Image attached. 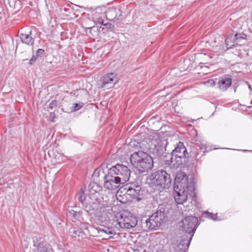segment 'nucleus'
<instances>
[{"mask_svg":"<svg viewBox=\"0 0 252 252\" xmlns=\"http://www.w3.org/2000/svg\"><path fill=\"white\" fill-rule=\"evenodd\" d=\"M174 189L175 201L177 204H182L187 201L188 195H194V183L191 179L189 180L184 173H179L175 178Z\"/></svg>","mask_w":252,"mask_h":252,"instance_id":"1","label":"nucleus"},{"mask_svg":"<svg viewBox=\"0 0 252 252\" xmlns=\"http://www.w3.org/2000/svg\"><path fill=\"white\" fill-rule=\"evenodd\" d=\"M130 160L133 167L141 173L148 172L153 167L152 157L142 151L135 152L131 154Z\"/></svg>","mask_w":252,"mask_h":252,"instance_id":"2","label":"nucleus"},{"mask_svg":"<svg viewBox=\"0 0 252 252\" xmlns=\"http://www.w3.org/2000/svg\"><path fill=\"white\" fill-rule=\"evenodd\" d=\"M167 142L162 141L157 137L154 136L144 140L142 143L141 147L143 150L149 151L151 153L160 156L165 150V145Z\"/></svg>","mask_w":252,"mask_h":252,"instance_id":"3","label":"nucleus"},{"mask_svg":"<svg viewBox=\"0 0 252 252\" xmlns=\"http://www.w3.org/2000/svg\"><path fill=\"white\" fill-rule=\"evenodd\" d=\"M188 153L184 143L179 142L175 149L169 155L170 160H165L166 164L177 168L183 163V159L187 157Z\"/></svg>","mask_w":252,"mask_h":252,"instance_id":"4","label":"nucleus"},{"mask_svg":"<svg viewBox=\"0 0 252 252\" xmlns=\"http://www.w3.org/2000/svg\"><path fill=\"white\" fill-rule=\"evenodd\" d=\"M108 173L114 175L124 184L128 181L130 175L129 168L122 164H117L108 170Z\"/></svg>","mask_w":252,"mask_h":252,"instance_id":"5","label":"nucleus"},{"mask_svg":"<svg viewBox=\"0 0 252 252\" xmlns=\"http://www.w3.org/2000/svg\"><path fill=\"white\" fill-rule=\"evenodd\" d=\"M198 222V219L195 217H187L179 223L180 228L187 235H192L193 236L197 227Z\"/></svg>","mask_w":252,"mask_h":252,"instance_id":"6","label":"nucleus"},{"mask_svg":"<svg viewBox=\"0 0 252 252\" xmlns=\"http://www.w3.org/2000/svg\"><path fill=\"white\" fill-rule=\"evenodd\" d=\"M153 182L162 189H168L171 185L172 178L166 171L159 170L156 172Z\"/></svg>","mask_w":252,"mask_h":252,"instance_id":"7","label":"nucleus"},{"mask_svg":"<svg viewBox=\"0 0 252 252\" xmlns=\"http://www.w3.org/2000/svg\"><path fill=\"white\" fill-rule=\"evenodd\" d=\"M165 218L164 211L158 210L146 220V226L149 230H157L163 222Z\"/></svg>","mask_w":252,"mask_h":252,"instance_id":"8","label":"nucleus"},{"mask_svg":"<svg viewBox=\"0 0 252 252\" xmlns=\"http://www.w3.org/2000/svg\"><path fill=\"white\" fill-rule=\"evenodd\" d=\"M192 235L184 234L177 238L176 243L174 244V252H186L189 247L192 239Z\"/></svg>","mask_w":252,"mask_h":252,"instance_id":"9","label":"nucleus"},{"mask_svg":"<svg viewBox=\"0 0 252 252\" xmlns=\"http://www.w3.org/2000/svg\"><path fill=\"white\" fill-rule=\"evenodd\" d=\"M137 221V217L128 213V215H121V218L118 222V224L121 228L130 229L136 226Z\"/></svg>","mask_w":252,"mask_h":252,"instance_id":"10","label":"nucleus"},{"mask_svg":"<svg viewBox=\"0 0 252 252\" xmlns=\"http://www.w3.org/2000/svg\"><path fill=\"white\" fill-rule=\"evenodd\" d=\"M104 187L108 190H115L120 187L121 185L124 184L120 179H118L114 175L108 173L107 175L104 176Z\"/></svg>","mask_w":252,"mask_h":252,"instance_id":"11","label":"nucleus"},{"mask_svg":"<svg viewBox=\"0 0 252 252\" xmlns=\"http://www.w3.org/2000/svg\"><path fill=\"white\" fill-rule=\"evenodd\" d=\"M126 193L135 198L137 201L142 199L143 191L141 190V187L139 185L132 184L129 186H126L124 188Z\"/></svg>","mask_w":252,"mask_h":252,"instance_id":"12","label":"nucleus"},{"mask_svg":"<svg viewBox=\"0 0 252 252\" xmlns=\"http://www.w3.org/2000/svg\"><path fill=\"white\" fill-rule=\"evenodd\" d=\"M117 82L118 79L114 73H108L102 77L100 84H99V88H110L116 84Z\"/></svg>","mask_w":252,"mask_h":252,"instance_id":"13","label":"nucleus"},{"mask_svg":"<svg viewBox=\"0 0 252 252\" xmlns=\"http://www.w3.org/2000/svg\"><path fill=\"white\" fill-rule=\"evenodd\" d=\"M89 197L93 200H97L99 196V192L102 189V187L95 182H91L89 187Z\"/></svg>","mask_w":252,"mask_h":252,"instance_id":"14","label":"nucleus"},{"mask_svg":"<svg viewBox=\"0 0 252 252\" xmlns=\"http://www.w3.org/2000/svg\"><path fill=\"white\" fill-rule=\"evenodd\" d=\"M247 35L244 33H236L234 36H231L230 37H227L225 39V45L227 49L233 48L236 46V42L240 39H245Z\"/></svg>","mask_w":252,"mask_h":252,"instance_id":"15","label":"nucleus"},{"mask_svg":"<svg viewBox=\"0 0 252 252\" xmlns=\"http://www.w3.org/2000/svg\"><path fill=\"white\" fill-rule=\"evenodd\" d=\"M231 78L227 75H224L220 78L218 85L220 91H225L231 86Z\"/></svg>","mask_w":252,"mask_h":252,"instance_id":"16","label":"nucleus"},{"mask_svg":"<svg viewBox=\"0 0 252 252\" xmlns=\"http://www.w3.org/2000/svg\"><path fill=\"white\" fill-rule=\"evenodd\" d=\"M32 30L28 29L25 33H21L20 37L22 43H25L29 46L33 44L34 39L31 36Z\"/></svg>","mask_w":252,"mask_h":252,"instance_id":"17","label":"nucleus"},{"mask_svg":"<svg viewBox=\"0 0 252 252\" xmlns=\"http://www.w3.org/2000/svg\"><path fill=\"white\" fill-rule=\"evenodd\" d=\"M119 11V9L111 8L106 12V16L109 20H118L120 19L121 15H117V12Z\"/></svg>","mask_w":252,"mask_h":252,"instance_id":"18","label":"nucleus"},{"mask_svg":"<svg viewBox=\"0 0 252 252\" xmlns=\"http://www.w3.org/2000/svg\"><path fill=\"white\" fill-rule=\"evenodd\" d=\"M106 168L105 164H102L98 168H96L94 172V176L96 177H99L102 176L104 178V176L106 175L104 172V168Z\"/></svg>","mask_w":252,"mask_h":252,"instance_id":"19","label":"nucleus"},{"mask_svg":"<svg viewBox=\"0 0 252 252\" xmlns=\"http://www.w3.org/2000/svg\"><path fill=\"white\" fill-rule=\"evenodd\" d=\"M196 145L200 148V149L203 151V153L209 152L212 149V147L207 145L206 142H205L204 141H199L197 142Z\"/></svg>","mask_w":252,"mask_h":252,"instance_id":"20","label":"nucleus"},{"mask_svg":"<svg viewBox=\"0 0 252 252\" xmlns=\"http://www.w3.org/2000/svg\"><path fill=\"white\" fill-rule=\"evenodd\" d=\"M37 252H53V249L51 246L48 244L43 245L39 244L37 249Z\"/></svg>","mask_w":252,"mask_h":252,"instance_id":"21","label":"nucleus"},{"mask_svg":"<svg viewBox=\"0 0 252 252\" xmlns=\"http://www.w3.org/2000/svg\"><path fill=\"white\" fill-rule=\"evenodd\" d=\"M98 232L99 233H104L107 235H113L114 233V230L112 228L102 225L99 227Z\"/></svg>","mask_w":252,"mask_h":252,"instance_id":"22","label":"nucleus"},{"mask_svg":"<svg viewBox=\"0 0 252 252\" xmlns=\"http://www.w3.org/2000/svg\"><path fill=\"white\" fill-rule=\"evenodd\" d=\"M122 191L120 189V190H118L116 193V197H117V200L121 203H126V198H124V197H123V196L122 195Z\"/></svg>","mask_w":252,"mask_h":252,"instance_id":"23","label":"nucleus"},{"mask_svg":"<svg viewBox=\"0 0 252 252\" xmlns=\"http://www.w3.org/2000/svg\"><path fill=\"white\" fill-rule=\"evenodd\" d=\"M204 214L206 215L205 217L213 220H220L218 218L217 214H213L212 213H210L208 211L205 212Z\"/></svg>","mask_w":252,"mask_h":252,"instance_id":"24","label":"nucleus"},{"mask_svg":"<svg viewBox=\"0 0 252 252\" xmlns=\"http://www.w3.org/2000/svg\"><path fill=\"white\" fill-rule=\"evenodd\" d=\"M78 198L80 202H81L82 203H86V199L85 196L84 191L82 189H81L78 193Z\"/></svg>","mask_w":252,"mask_h":252,"instance_id":"25","label":"nucleus"},{"mask_svg":"<svg viewBox=\"0 0 252 252\" xmlns=\"http://www.w3.org/2000/svg\"><path fill=\"white\" fill-rule=\"evenodd\" d=\"M69 214L74 219H79L80 217V213L73 209L69 210Z\"/></svg>","mask_w":252,"mask_h":252,"instance_id":"26","label":"nucleus"},{"mask_svg":"<svg viewBox=\"0 0 252 252\" xmlns=\"http://www.w3.org/2000/svg\"><path fill=\"white\" fill-rule=\"evenodd\" d=\"M215 81L213 79H209L207 81H204L203 84L208 87H212L215 85Z\"/></svg>","mask_w":252,"mask_h":252,"instance_id":"27","label":"nucleus"},{"mask_svg":"<svg viewBox=\"0 0 252 252\" xmlns=\"http://www.w3.org/2000/svg\"><path fill=\"white\" fill-rule=\"evenodd\" d=\"M84 105V103L83 102H79V103H75L74 104L73 110L74 111H76L80 109H81Z\"/></svg>","mask_w":252,"mask_h":252,"instance_id":"28","label":"nucleus"},{"mask_svg":"<svg viewBox=\"0 0 252 252\" xmlns=\"http://www.w3.org/2000/svg\"><path fill=\"white\" fill-rule=\"evenodd\" d=\"M69 232L70 233H72V235L75 237H76V235L79 236V233H80L78 230L76 229L75 228H70L69 230Z\"/></svg>","mask_w":252,"mask_h":252,"instance_id":"29","label":"nucleus"},{"mask_svg":"<svg viewBox=\"0 0 252 252\" xmlns=\"http://www.w3.org/2000/svg\"><path fill=\"white\" fill-rule=\"evenodd\" d=\"M44 50L43 49H38L36 52V57H41V56L44 54Z\"/></svg>","mask_w":252,"mask_h":252,"instance_id":"30","label":"nucleus"},{"mask_svg":"<svg viewBox=\"0 0 252 252\" xmlns=\"http://www.w3.org/2000/svg\"><path fill=\"white\" fill-rule=\"evenodd\" d=\"M98 220L102 223L104 221H107L108 220L107 217L106 216V215H102L101 216L98 217Z\"/></svg>","mask_w":252,"mask_h":252,"instance_id":"31","label":"nucleus"},{"mask_svg":"<svg viewBox=\"0 0 252 252\" xmlns=\"http://www.w3.org/2000/svg\"><path fill=\"white\" fill-rule=\"evenodd\" d=\"M58 104V102L56 100H53L52 101L49 105V107L51 109H53L55 106H56Z\"/></svg>","mask_w":252,"mask_h":252,"instance_id":"32","label":"nucleus"},{"mask_svg":"<svg viewBox=\"0 0 252 252\" xmlns=\"http://www.w3.org/2000/svg\"><path fill=\"white\" fill-rule=\"evenodd\" d=\"M36 60V57H35V55H33L30 60V63L31 64H33L35 62Z\"/></svg>","mask_w":252,"mask_h":252,"instance_id":"33","label":"nucleus"},{"mask_svg":"<svg viewBox=\"0 0 252 252\" xmlns=\"http://www.w3.org/2000/svg\"><path fill=\"white\" fill-rule=\"evenodd\" d=\"M246 83L248 85V88H249V90H250L251 92H252V87H251V85H250V84H249L248 82H246Z\"/></svg>","mask_w":252,"mask_h":252,"instance_id":"34","label":"nucleus"},{"mask_svg":"<svg viewBox=\"0 0 252 252\" xmlns=\"http://www.w3.org/2000/svg\"><path fill=\"white\" fill-rule=\"evenodd\" d=\"M195 158L196 159H197V155H196V156L195 157Z\"/></svg>","mask_w":252,"mask_h":252,"instance_id":"35","label":"nucleus"}]
</instances>
